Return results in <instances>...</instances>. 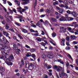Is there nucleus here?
I'll return each instance as SVG.
<instances>
[{
	"label": "nucleus",
	"mask_w": 78,
	"mask_h": 78,
	"mask_svg": "<svg viewBox=\"0 0 78 78\" xmlns=\"http://www.w3.org/2000/svg\"><path fill=\"white\" fill-rule=\"evenodd\" d=\"M40 22L41 23H44V22L42 19L40 20Z\"/></svg>",
	"instance_id": "nucleus-44"
},
{
	"label": "nucleus",
	"mask_w": 78,
	"mask_h": 78,
	"mask_svg": "<svg viewBox=\"0 0 78 78\" xmlns=\"http://www.w3.org/2000/svg\"><path fill=\"white\" fill-rule=\"evenodd\" d=\"M44 24L45 25H49L50 26V27H52V26L50 24V23H49V22L48 21V20H46L44 22Z\"/></svg>",
	"instance_id": "nucleus-7"
},
{
	"label": "nucleus",
	"mask_w": 78,
	"mask_h": 78,
	"mask_svg": "<svg viewBox=\"0 0 78 78\" xmlns=\"http://www.w3.org/2000/svg\"><path fill=\"white\" fill-rule=\"evenodd\" d=\"M48 57L50 58H53V56L52 55H48Z\"/></svg>",
	"instance_id": "nucleus-26"
},
{
	"label": "nucleus",
	"mask_w": 78,
	"mask_h": 78,
	"mask_svg": "<svg viewBox=\"0 0 78 78\" xmlns=\"http://www.w3.org/2000/svg\"><path fill=\"white\" fill-rule=\"evenodd\" d=\"M62 76H66V75H67V74H66V73H62Z\"/></svg>",
	"instance_id": "nucleus-42"
},
{
	"label": "nucleus",
	"mask_w": 78,
	"mask_h": 78,
	"mask_svg": "<svg viewBox=\"0 0 78 78\" xmlns=\"http://www.w3.org/2000/svg\"><path fill=\"white\" fill-rule=\"evenodd\" d=\"M57 9H58V10H60L61 9L59 7H57V6H56L55 7Z\"/></svg>",
	"instance_id": "nucleus-54"
},
{
	"label": "nucleus",
	"mask_w": 78,
	"mask_h": 78,
	"mask_svg": "<svg viewBox=\"0 0 78 78\" xmlns=\"http://www.w3.org/2000/svg\"><path fill=\"white\" fill-rule=\"evenodd\" d=\"M40 12H44V10L43 9H40Z\"/></svg>",
	"instance_id": "nucleus-59"
},
{
	"label": "nucleus",
	"mask_w": 78,
	"mask_h": 78,
	"mask_svg": "<svg viewBox=\"0 0 78 78\" xmlns=\"http://www.w3.org/2000/svg\"><path fill=\"white\" fill-rule=\"evenodd\" d=\"M65 16H66V19H67V20H68V18H69V17L68 16V15L67 14H65Z\"/></svg>",
	"instance_id": "nucleus-57"
},
{
	"label": "nucleus",
	"mask_w": 78,
	"mask_h": 78,
	"mask_svg": "<svg viewBox=\"0 0 78 78\" xmlns=\"http://www.w3.org/2000/svg\"><path fill=\"white\" fill-rule=\"evenodd\" d=\"M37 26L39 28H42L43 26L42 23L40 21H38L36 24Z\"/></svg>",
	"instance_id": "nucleus-5"
},
{
	"label": "nucleus",
	"mask_w": 78,
	"mask_h": 78,
	"mask_svg": "<svg viewBox=\"0 0 78 78\" xmlns=\"http://www.w3.org/2000/svg\"><path fill=\"white\" fill-rule=\"evenodd\" d=\"M31 27L34 28H36V25L34 24L31 25Z\"/></svg>",
	"instance_id": "nucleus-50"
},
{
	"label": "nucleus",
	"mask_w": 78,
	"mask_h": 78,
	"mask_svg": "<svg viewBox=\"0 0 78 78\" xmlns=\"http://www.w3.org/2000/svg\"><path fill=\"white\" fill-rule=\"evenodd\" d=\"M59 12L60 14H62V12H63V10L62 9H60L59 10Z\"/></svg>",
	"instance_id": "nucleus-27"
},
{
	"label": "nucleus",
	"mask_w": 78,
	"mask_h": 78,
	"mask_svg": "<svg viewBox=\"0 0 78 78\" xmlns=\"http://www.w3.org/2000/svg\"><path fill=\"white\" fill-rule=\"evenodd\" d=\"M68 2L70 3V4H72L73 3V1L71 0H68Z\"/></svg>",
	"instance_id": "nucleus-37"
},
{
	"label": "nucleus",
	"mask_w": 78,
	"mask_h": 78,
	"mask_svg": "<svg viewBox=\"0 0 78 78\" xmlns=\"http://www.w3.org/2000/svg\"><path fill=\"white\" fill-rule=\"evenodd\" d=\"M4 47H5V49H7V51H9L10 50H11V48H10V47H8V46H6L5 45H4Z\"/></svg>",
	"instance_id": "nucleus-11"
},
{
	"label": "nucleus",
	"mask_w": 78,
	"mask_h": 78,
	"mask_svg": "<svg viewBox=\"0 0 78 78\" xmlns=\"http://www.w3.org/2000/svg\"><path fill=\"white\" fill-rule=\"evenodd\" d=\"M46 12L48 13H50V10H49L48 9H47L46 10Z\"/></svg>",
	"instance_id": "nucleus-61"
},
{
	"label": "nucleus",
	"mask_w": 78,
	"mask_h": 78,
	"mask_svg": "<svg viewBox=\"0 0 78 78\" xmlns=\"http://www.w3.org/2000/svg\"><path fill=\"white\" fill-rule=\"evenodd\" d=\"M66 41H69V42L70 37H66Z\"/></svg>",
	"instance_id": "nucleus-43"
},
{
	"label": "nucleus",
	"mask_w": 78,
	"mask_h": 78,
	"mask_svg": "<svg viewBox=\"0 0 78 78\" xmlns=\"http://www.w3.org/2000/svg\"><path fill=\"white\" fill-rule=\"evenodd\" d=\"M73 20V18L72 17H69L68 18V21H70L71 20Z\"/></svg>",
	"instance_id": "nucleus-18"
},
{
	"label": "nucleus",
	"mask_w": 78,
	"mask_h": 78,
	"mask_svg": "<svg viewBox=\"0 0 78 78\" xmlns=\"http://www.w3.org/2000/svg\"><path fill=\"white\" fill-rule=\"evenodd\" d=\"M54 68L55 70H56L58 72H60L61 69H62V68L61 66H54Z\"/></svg>",
	"instance_id": "nucleus-3"
},
{
	"label": "nucleus",
	"mask_w": 78,
	"mask_h": 78,
	"mask_svg": "<svg viewBox=\"0 0 78 78\" xmlns=\"http://www.w3.org/2000/svg\"><path fill=\"white\" fill-rule=\"evenodd\" d=\"M10 58L11 59H14V56H13V55H11L10 56Z\"/></svg>",
	"instance_id": "nucleus-45"
},
{
	"label": "nucleus",
	"mask_w": 78,
	"mask_h": 78,
	"mask_svg": "<svg viewBox=\"0 0 78 78\" xmlns=\"http://www.w3.org/2000/svg\"><path fill=\"white\" fill-rule=\"evenodd\" d=\"M49 42H50V43H51V44H52L53 45H56V44H55L53 43V41H51L50 40Z\"/></svg>",
	"instance_id": "nucleus-40"
},
{
	"label": "nucleus",
	"mask_w": 78,
	"mask_h": 78,
	"mask_svg": "<svg viewBox=\"0 0 78 78\" xmlns=\"http://www.w3.org/2000/svg\"><path fill=\"white\" fill-rule=\"evenodd\" d=\"M9 18L11 20H12V17L10 16H8L7 17H6V21L9 23H11V20H9Z\"/></svg>",
	"instance_id": "nucleus-4"
},
{
	"label": "nucleus",
	"mask_w": 78,
	"mask_h": 78,
	"mask_svg": "<svg viewBox=\"0 0 78 78\" xmlns=\"http://www.w3.org/2000/svg\"><path fill=\"white\" fill-rule=\"evenodd\" d=\"M51 21L52 22H56L57 21V20L56 18H52L51 19Z\"/></svg>",
	"instance_id": "nucleus-15"
},
{
	"label": "nucleus",
	"mask_w": 78,
	"mask_h": 78,
	"mask_svg": "<svg viewBox=\"0 0 78 78\" xmlns=\"http://www.w3.org/2000/svg\"><path fill=\"white\" fill-rule=\"evenodd\" d=\"M3 34L5 36H6V37H8L9 36V34L6 31L3 32Z\"/></svg>",
	"instance_id": "nucleus-12"
},
{
	"label": "nucleus",
	"mask_w": 78,
	"mask_h": 78,
	"mask_svg": "<svg viewBox=\"0 0 78 78\" xmlns=\"http://www.w3.org/2000/svg\"><path fill=\"white\" fill-rule=\"evenodd\" d=\"M58 2L57 1L54 2L53 4V5L55 6V5H58Z\"/></svg>",
	"instance_id": "nucleus-30"
},
{
	"label": "nucleus",
	"mask_w": 78,
	"mask_h": 78,
	"mask_svg": "<svg viewBox=\"0 0 78 78\" xmlns=\"http://www.w3.org/2000/svg\"><path fill=\"white\" fill-rule=\"evenodd\" d=\"M40 44H41V45H42L44 47H45V45H46V44L44 42H43L42 43H41Z\"/></svg>",
	"instance_id": "nucleus-24"
},
{
	"label": "nucleus",
	"mask_w": 78,
	"mask_h": 78,
	"mask_svg": "<svg viewBox=\"0 0 78 78\" xmlns=\"http://www.w3.org/2000/svg\"><path fill=\"white\" fill-rule=\"evenodd\" d=\"M58 62H59L61 63V64H64V62H63V61H61V60L59 59L58 60Z\"/></svg>",
	"instance_id": "nucleus-35"
},
{
	"label": "nucleus",
	"mask_w": 78,
	"mask_h": 78,
	"mask_svg": "<svg viewBox=\"0 0 78 78\" xmlns=\"http://www.w3.org/2000/svg\"><path fill=\"white\" fill-rule=\"evenodd\" d=\"M34 5H35V6L34 7V8H35V6H36L37 5V1L36 0L34 4Z\"/></svg>",
	"instance_id": "nucleus-52"
},
{
	"label": "nucleus",
	"mask_w": 78,
	"mask_h": 78,
	"mask_svg": "<svg viewBox=\"0 0 78 78\" xmlns=\"http://www.w3.org/2000/svg\"><path fill=\"white\" fill-rule=\"evenodd\" d=\"M7 3L9 4V6H12V4L11 3V2H8Z\"/></svg>",
	"instance_id": "nucleus-55"
},
{
	"label": "nucleus",
	"mask_w": 78,
	"mask_h": 78,
	"mask_svg": "<svg viewBox=\"0 0 78 78\" xmlns=\"http://www.w3.org/2000/svg\"><path fill=\"white\" fill-rule=\"evenodd\" d=\"M44 78H48V76H47V75L46 74H44Z\"/></svg>",
	"instance_id": "nucleus-62"
},
{
	"label": "nucleus",
	"mask_w": 78,
	"mask_h": 78,
	"mask_svg": "<svg viewBox=\"0 0 78 78\" xmlns=\"http://www.w3.org/2000/svg\"><path fill=\"white\" fill-rule=\"evenodd\" d=\"M15 24L17 26H18L19 27H20L21 25L19 23H15Z\"/></svg>",
	"instance_id": "nucleus-46"
},
{
	"label": "nucleus",
	"mask_w": 78,
	"mask_h": 78,
	"mask_svg": "<svg viewBox=\"0 0 78 78\" xmlns=\"http://www.w3.org/2000/svg\"><path fill=\"white\" fill-rule=\"evenodd\" d=\"M71 12H70V10H68L67 11H66V12L68 13V14H71Z\"/></svg>",
	"instance_id": "nucleus-48"
},
{
	"label": "nucleus",
	"mask_w": 78,
	"mask_h": 78,
	"mask_svg": "<svg viewBox=\"0 0 78 78\" xmlns=\"http://www.w3.org/2000/svg\"><path fill=\"white\" fill-rule=\"evenodd\" d=\"M45 58H46V55H45L44 54H43L42 56V58L43 59H45Z\"/></svg>",
	"instance_id": "nucleus-29"
},
{
	"label": "nucleus",
	"mask_w": 78,
	"mask_h": 78,
	"mask_svg": "<svg viewBox=\"0 0 78 78\" xmlns=\"http://www.w3.org/2000/svg\"><path fill=\"white\" fill-rule=\"evenodd\" d=\"M1 51H2V52H4L5 51V48H1Z\"/></svg>",
	"instance_id": "nucleus-39"
},
{
	"label": "nucleus",
	"mask_w": 78,
	"mask_h": 78,
	"mask_svg": "<svg viewBox=\"0 0 78 78\" xmlns=\"http://www.w3.org/2000/svg\"><path fill=\"white\" fill-rule=\"evenodd\" d=\"M62 31L63 32H66V28H64L63 27H62Z\"/></svg>",
	"instance_id": "nucleus-19"
},
{
	"label": "nucleus",
	"mask_w": 78,
	"mask_h": 78,
	"mask_svg": "<svg viewBox=\"0 0 78 78\" xmlns=\"http://www.w3.org/2000/svg\"><path fill=\"white\" fill-rule=\"evenodd\" d=\"M15 2H16V3H17V5L18 6L20 5V2H19L18 1H15Z\"/></svg>",
	"instance_id": "nucleus-23"
},
{
	"label": "nucleus",
	"mask_w": 78,
	"mask_h": 78,
	"mask_svg": "<svg viewBox=\"0 0 78 78\" xmlns=\"http://www.w3.org/2000/svg\"><path fill=\"white\" fill-rule=\"evenodd\" d=\"M9 41H7V40H5V42H4L3 44H6H6H9Z\"/></svg>",
	"instance_id": "nucleus-22"
},
{
	"label": "nucleus",
	"mask_w": 78,
	"mask_h": 78,
	"mask_svg": "<svg viewBox=\"0 0 78 78\" xmlns=\"http://www.w3.org/2000/svg\"><path fill=\"white\" fill-rule=\"evenodd\" d=\"M31 56L34 59V60H36V55L34 54H32Z\"/></svg>",
	"instance_id": "nucleus-17"
},
{
	"label": "nucleus",
	"mask_w": 78,
	"mask_h": 78,
	"mask_svg": "<svg viewBox=\"0 0 78 78\" xmlns=\"http://www.w3.org/2000/svg\"><path fill=\"white\" fill-rule=\"evenodd\" d=\"M20 21L21 22L22 21V19L23 20H25V17L22 16H20Z\"/></svg>",
	"instance_id": "nucleus-13"
},
{
	"label": "nucleus",
	"mask_w": 78,
	"mask_h": 78,
	"mask_svg": "<svg viewBox=\"0 0 78 78\" xmlns=\"http://www.w3.org/2000/svg\"><path fill=\"white\" fill-rule=\"evenodd\" d=\"M25 47L26 48H30V47L27 44H26Z\"/></svg>",
	"instance_id": "nucleus-41"
},
{
	"label": "nucleus",
	"mask_w": 78,
	"mask_h": 78,
	"mask_svg": "<svg viewBox=\"0 0 78 78\" xmlns=\"http://www.w3.org/2000/svg\"><path fill=\"white\" fill-rule=\"evenodd\" d=\"M9 31H12V32H13V33H14L15 32V31H14V30L13 29H9Z\"/></svg>",
	"instance_id": "nucleus-36"
},
{
	"label": "nucleus",
	"mask_w": 78,
	"mask_h": 78,
	"mask_svg": "<svg viewBox=\"0 0 78 78\" xmlns=\"http://www.w3.org/2000/svg\"><path fill=\"white\" fill-rule=\"evenodd\" d=\"M76 64H77V65H78V59L76 60Z\"/></svg>",
	"instance_id": "nucleus-63"
},
{
	"label": "nucleus",
	"mask_w": 78,
	"mask_h": 78,
	"mask_svg": "<svg viewBox=\"0 0 78 78\" xmlns=\"http://www.w3.org/2000/svg\"><path fill=\"white\" fill-rule=\"evenodd\" d=\"M35 50H36L35 49H31L30 50V51L32 53H33V52H34V51H35Z\"/></svg>",
	"instance_id": "nucleus-34"
},
{
	"label": "nucleus",
	"mask_w": 78,
	"mask_h": 78,
	"mask_svg": "<svg viewBox=\"0 0 78 78\" xmlns=\"http://www.w3.org/2000/svg\"><path fill=\"white\" fill-rule=\"evenodd\" d=\"M66 45H67V46H70V45L69 44V42H67L66 43Z\"/></svg>",
	"instance_id": "nucleus-56"
},
{
	"label": "nucleus",
	"mask_w": 78,
	"mask_h": 78,
	"mask_svg": "<svg viewBox=\"0 0 78 78\" xmlns=\"http://www.w3.org/2000/svg\"><path fill=\"white\" fill-rule=\"evenodd\" d=\"M45 16V15H41L40 17L41 18H42V17H44Z\"/></svg>",
	"instance_id": "nucleus-60"
},
{
	"label": "nucleus",
	"mask_w": 78,
	"mask_h": 78,
	"mask_svg": "<svg viewBox=\"0 0 78 78\" xmlns=\"http://www.w3.org/2000/svg\"><path fill=\"white\" fill-rule=\"evenodd\" d=\"M63 3L64 5H66L67 4V0H64V1H63Z\"/></svg>",
	"instance_id": "nucleus-21"
},
{
	"label": "nucleus",
	"mask_w": 78,
	"mask_h": 78,
	"mask_svg": "<svg viewBox=\"0 0 78 78\" xmlns=\"http://www.w3.org/2000/svg\"><path fill=\"white\" fill-rule=\"evenodd\" d=\"M21 30L22 31V32L24 33H28V30L25 29L21 28Z\"/></svg>",
	"instance_id": "nucleus-9"
},
{
	"label": "nucleus",
	"mask_w": 78,
	"mask_h": 78,
	"mask_svg": "<svg viewBox=\"0 0 78 78\" xmlns=\"http://www.w3.org/2000/svg\"><path fill=\"white\" fill-rule=\"evenodd\" d=\"M18 45L19 46V47H22V44H20V43H18Z\"/></svg>",
	"instance_id": "nucleus-53"
},
{
	"label": "nucleus",
	"mask_w": 78,
	"mask_h": 78,
	"mask_svg": "<svg viewBox=\"0 0 78 78\" xmlns=\"http://www.w3.org/2000/svg\"><path fill=\"white\" fill-rule=\"evenodd\" d=\"M65 49L66 50H70V47L68 46H67L66 47Z\"/></svg>",
	"instance_id": "nucleus-20"
},
{
	"label": "nucleus",
	"mask_w": 78,
	"mask_h": 78,
	"mask_svg": "<svg viewBox=\"0 0 78 78\" xmlns=\"http://www.w3.org/2000/svg\"><path fill=\"white\" fill-rule=\"evenodd\" d=\"M5 26L6 27V30H8V28H9V26L8 25V24H6Z\"/></svg>",
	"instance_id": "nucleus-31"
},
{
	"label": "nucleus",
	"mask_w": 78,
	"mask_h": 78,
	"mask_svg": "<svg viewBox=\"0 0 78 78\" xmlns=\"http://www.w3.org/2000/svg\"><path fill=\"white\" fill-rule=\"evenodd\" d=\"M60 21H66L67 19L64 17H62L59 19Z\"/></svg>",
	"instance_id": "nucleus-10"
},
{
	"label": "nucleus",
	"mask_w": 78,
	"mask_h": 78,
	"mask_svg": "<svg viewBox=\"0 0 78 78\" xmlns=\"http://www.w3.org/2000/svg\"><path fill=\"white\" fill-rule=\"evenodd\" d=\"M71 14H72V15H76V12H71Z\"/></svg>",
	"instance_id": "nucleus-32"
},
{
	"label": "nucleus",
	"mask_w": 78,
	"mask_h": 78,
	"mask_svg": "<svg viewBox=\"0 0 78 78\" xmlns=\"http://www.w3.org/2000/svg\"><path fill=\"white\" fill-rule=\"evenodd\" d=\"M51 66V65H49L46 64H44V68L48 70L49 69H51V66Z\"/></svg>",
	"instance_id": "nucleus-6"
},
{
	"label": "nucleus",
	"mask_w": 78,
	"mask_h": 78,
	"mask_svg": "<svg viewBox=\"0 0 78 78\" xmlns=\"http://www.w3.org/2000/svg\"><path fill=\"white\" fill-rule=\"evenodd\" d=\"M2 39L0 38V48H2V47H5V44H3L4 43V42H5V40H6L5 37L3 36H2Z\"/></svg>",
	"instance_id": "nucleus-1"
},
{
	"label": "nucleus",
	"mask_w": 78,
	"mask_h": 78,
	"mask_svg": "<svg viewBox=\"0 0 78 78\" xmlns=\"http://www.w3.org/2000/svg\"><path fill=\"white\" fill-rule=\"evenodd\" d=\"M65 41H66V40L65 39L62 38V42L61 43V45H63L64 46L65 45Z\"/></svg>",
	"instance_id": "nucleus-8"
},
{
	"label": "nucleus",
	"mask_w": 78,
	"mask_h": 78,
	"mask_svg": "<svg viewBox=\"0 0 78 78\" xmlns=\"http://www.w3.org/2000/svg\"><path fill=\"white\" fill-rule=\"evenodd\" d=\"M53 37H55L56 36V34L55 33H53L52 34Z\"/></svg>",
	"instance_id": "nucleus-33"
},
{
	"label": "nucleus",
	"mask_w": 78,
	"mask_h": 78,
	"mask_svg": "<svg viewBox=\"0 0 78 78\" xmlns=\"http://www.w3.org/2000/svg\"><path fill=\"white\" fill-rule=\"evenodd\" d=\"M67 56L69 58V59H73L71 55H70V54L68 55Z\"/></svg>",
	"instance_id": "nucleus-28"
},
{
	"label": "nucleus",
	"mask_w": 78,
	"mask_h": 78,
	"mask_svg": "<svg viewBox=\"0 0 78 78\" xmlns=\"http://www.w3.org/2000/svg\"><path fill=\"white\" fill-rule=\"evenodd\" d=\"M59 6H60V7H61V8H64V5H59Z\"/></svg>",
	"instance_id": "nucleus-49"
},
{
	"label": "nucleus",
	"mask_w": 78,
	"mask_h": 78,
	"mask_svg": "<svg viewBox=\"0 0 78 78\" xmlns=\"http://www.w3.org/2000/svg\"><path fill=\"white\" fill-rule=\"evenodd\" d=\"M30 31H31V32H32V33L34 32V30H33V29H30Z\"/></svg>",
	"instance_id": "nucleus-51"
},
{
	"label": "nucleus",
	"mask_w": 78,
	"mask_h": 78,
	"mask_svg": "<svg viewBox=\"0 0 78 78\" xmlns=\"http://www.w3.org/2000/svg\"><path fill=\"white\" fill-rule=\"evenodd\" d=\"M25 62V64H26V68H27V64H28L29 62H28V61H26Z\"/></svg>",
	"instance_id": "nucleus-38"
},
{
	"label": "nucleus",
	"mask_w": 78,
	"mask_h": 78,
	"mask_svg": "<svg viewBox=\"0 0 78 78\" xmlns=\"http://www.w3.org/2000/svg\"><path fill=\"white\" fill-rule=\"evenodd\" d=\"M26 56L27 57L31 56V54L30 52H29L27 54Z\"/></svg>",
	"instance_id": "nucleus-25"
},
{
	"label": "nucleus",
	"mask_w": 78,
	"mask_h": 78,
	"mask_svg": "<svg viewBox=\"0 0 78 78\" xmlns=\"http://www.w3.org/2000/svg\"><path fill=\"white\" fill-rule=\"evenodd\" d=\"M67 30H72V28L70 27H68L67 28Z\"/></svg>",
	"instance_id": "nucleus-58"
},
{
	"label": "nucleus",
	"mask_w": 78,
	"mask_h": 78,
	"mask_svg": "<svg viewBox=\"0 0 78 78\" xmlns=\"http://www.w3.org/2000/svg\"><path fill=\"white\" fill-rule=\"evenodd\" d=\"M18 78H25L24 76L23 75H22L20 77Z\"/></svg>",
	"instance_id": "nucleus-64"
},
{
	"label": "nucleus",
	"mask_w": 78,
	"mask_h": 78,
	"mask_svg": "<svg viewBox=\"0 0 78 78\" xmlns=\"http://www.w3.org/2000/svg\"><path fill=\"white\" fill-rule=\"evenodd\" d=\"M35 64L34 62L33 63H29V69L30 70H32L34 69V66Z\"/></svg>",
	"instance_id": "nucleus-2"
},
{
	"label": "nucleus",
	"mask_w": 78,
	"mask_h": 78,
	"mask_svg": "<svg viewBox=\"0 0 78 78\" xmlns=\"http://www.w3.org/2000/svg\"><path fill=\"white\" fill-rule=\"evenodd\" d=\"M0 70H1L2 72H5V68L3 67H0Z\"/></svg>",
	"instance_id": "nucleus-16"
},
{
	"label": "nucleus",
	"mask_w": 78,
	"mask_h": 78,
	"mask_svg": "<svg viewBox=\"0 0 78 78\" xmlns=\"http://www.w3.org/2000/svg\"><path fill=\"white\" fill-rule=\"evenodd\" d=\"M36 39L37 41H38V42H41L42 41V40H41V38L40 37H38L36 38Z\"/></svg>",
	"instance_id": "nucleus-14"
},
{
	"label": "nucleus",
	"mask_w": 78,
	"mask_h": 78,
	"mask_svg": "<svg viewBox=\"0 0 78 78\" xmlns=\"http://www.w3.org/2000/svg\"><path fill=\"white\" fill-rule=\"evenodd\" d=\"M66 66L68 68V67H69V63L68 62H67L66 64Z\"/></svg>",
	"instance_id": "nucleus-47"
}]
</instances>
